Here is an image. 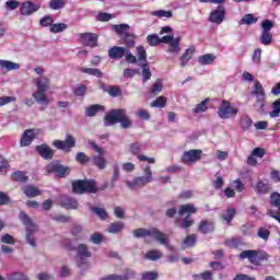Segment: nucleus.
<instances>
[{
    "instance_id": "obj_1",
    "label": "nucleus",
    "mask_w": 280,
    "mask_h": 280,
    "mask_svg": "<svg viewBox=\"0 0 280 280\" xmlns=\"http://www.w3.org/2000/svg\"><path fill=\"white\" fill-rule=\"evenodd\" d=\"M33 84L36 88V91L33 93L35 102L43 106H48L49 97H47V92L51 88L49 78L45 75L37 77L33 79Z\"/></svg>"
},
{
    "instance_id": "obj_2",
    "label": "nucleus",
    "mask_w": 280,
    "mask_h": 280,
    "mask_svg": "<svg viewBox=\"0 0 280 280\" xmlns=\"http://www.w3.org/2000/svg\"><path fill=\"white\" fill-rule=\"evenodd\" d=\"M132 233L136 237H152L155 240V242H159V244H162V246H165L168 250H174V247L170 245V236L156 228H151L149 230L136 229Z\"/></svg>"
},
{
    "instance_id": "obj_3",
    "label": "nucleus",
    "mask_w": 280,
    "mask_h": 280,
    "mask_svg": "<svg viewBox=\"0 0 280 280\" xmlns=\"http://www.w3.org/2000/svg\"><path fill=\"white\" fill-rule=\"evenodd\" d=\"M121 128H130L132 126V120L128 118L125 109H113L105 116V126H115V124H119Z\"/></svg>"
},
{
    "instance_id": "obj_4",
    "label": "nucleus",
    "mask_w": 280,
    "mask_h": 280,
    "mask_svg": "<svg viewBox=\"0 0 280 280\" xmlns=\"http://www.w3.org/2000/svg\"><path fill=\"white\" fill-rule=\"evenodd\" d=\"M143 176H138L133 180H127L126 186L128 189H141V187H145V185H150L152 180H154V177L152 176V168L150 166H144L143 168Z\"/></svg>"
},
{
    "instance_id": "obj_5",
    "label": "nucleus",
    "mask_w": 280,
    "mask_h": 280,
    "mask_svg": "<svg viewBox=\"0 0 280 280\" xmlns=\"http://www.w3.org/2000/svg\"><path fill=\"white\" fill-rule=\"evenodd\" d=\"M20 220L26 226V243L33 248L36 246V238L34 237L36 231H38V226L32 222V219L27 217L24 212L20 213Z\"/></svg>"
},
{
    "instance_id": "obj_6",
    "label": "nucleus",
    "mask_w": 280,
    "mask_h": 280,
    "mask_svg": "<svg viewBox=\"0 0 280 280\" xmlns=\"http://www.w3.org/2000/svg\"><path fill=\"white\" fill-rule=\"evenodd\" d=\"M72 191L74 194H95L97 185L95 180H75L72 183Z\"/></svg>"
},
{
    "instance_id": "obj_7",
    "label": "nucleus",
    "mask_w": 280,
    "mask_h": 280,
    "mask_svg": "<svg viewBox=\"0 0 280 280\" xmlns=\"http://www.w3.org/2000/svg\"><path fill=\"white\" fill-rule=\"evenodd\" d=\"M240 259H248L254 266H260L261 261H268V254L248 249L240 254Z\"/></svg>"
},
{
    "instance_id": "obj_8",
    "label": "nucleus",
    "mask_w": 280,
    "mask_h": 280,
    "mask_svg": "<svg viewBox=\"0 0 280 280\" xmlns=\"http://www.w3.org/2000/svg\"><path fill=\"white\" fill-rule=\"evenodd\" d=\"M90 145L91 148H93L94 152L97 153V155H94L92 158L93 165H96L98 170H105L107 162H106V158H104V154H106V151L104 150V148H101L93 141H90Z\"/></svg>"
},
{
    "instance_id": "obj_9",
    "label": "nucleus",
    "mask_w": 280,
    "mask_h": 280,
    "mask_svg": "<svg viewBox=\"0 0 280 280\" xmlns=\"http://www.w3.org/2000/svg\"><path fill=\"white\" fill-rule=\"evenodd\" d=\"M52 145L57 150H62L63 152H71L72 148H75V138L71 135L66 136V140H55Z\"/></svg>"
},
{
    "instance_id": "obj_10",
    "label": "nucleus",
    "mask_w": 280,
    "mask_h": 280,
    "mask_svg": "<svg viewBox=\"0 0 280 280\" xmlns=\"http://www.w3.org/2000/svg\"><path fill=\"white\" fill-rule=\"evenodd\" d=\"M218 115L221 119H230L233 115H237V108L231 106L228 101H223L219 107Z\"/></svg>"
},
{
    "instance_id": "obj_11",
    "label": "nucleus",
    "mask_w": 280,
    "mask_h": 280,
    "mask_svg": "<svg viewBox=\"0 0 280 280\" xmlns=\"http://www.w3.org/2000/svg\"><path fill=\"white\" fill-rule=\"evenodd\" d=\"M38 10H40V5L32 1H25L20 4V14H22V16H32V14L38 12Z\"/></svg>"
},
{
    "instance_id": "obj_12",
    "label": "nucleus",
    "mask_w": 280,
    "mask_h": 280,
    "mask_svg": "<svg viewBox=\"0 0 280 280\" xmlns=\"http://www.w3.org/2000/svg\"><path fill=\"white\" fill-rule=\"evenodd\" d=\"M225 16H226V9H224L223 5H219L217 10H213L210 13L209 21L210 23H215L217 25H221Z\"/></svg>"
},
{
    "instance_id": "obj_13",
    "label": "nucleus",
    "mask_w": 280,
    "mask_h": 280,
    "mask_svg": "<svg viewBox=\"0 0 280 280\" xmlns=\"http://www.w3.org/2000/svg\"><path fill=\"white\" fill-rule=\"evenodd\" d=\"M78 266L82 267L83 264H86V259L91 257V250L85 244H80L77 248Z\"/></svg>"
},
{
    "instance_id": "obj_14",
    "label": "nucleus",
    "mask_w": 280,
    "mask_h": 280,
    "mask_svg": "<svg viewBox=\"0 0 280 280\" xmlns=\"http://www.w3.org/2000/svg\"><path fill=\"white\" fill-rule=\"evenodd\" d=\"M79 40L86 47H97V36L94 33H81Z\"/></svg>"
},
{
    "instance_id": "obj_15",
    "label": "nucleus",
    "mask_w": 280,
    "mask_h": 280,
    "mask_svg": "<svg viewBox=\"0 0 280 280\" xmlns=\"http://www.w3.org/2000/svg\"><path fill=\"white\" fill-rule=\"evenodd\" d=\"M37 135H38V130H36V129L25 130L21 137V141H20L21 147L27 148V145H31L32 141H34V139L36 138Z\"/></svg>"
},
{
    "instance_id": "obj_16",
    "label": "nucleus",
    "mask_w": 280,
    "mask_h": 280,
    "mask_svg": "<svg viewBox=\"0 0 280 280\" xmlns=\"http://www.w3.org/2000/svg\"><path fill=\"white\" fill-rule=\"evenodd\" d=\"M202 155L201 150H189L184 153L182 161L189 165V163H196V161H200V156Z\"/></svg>"
},
{
    "instance_id": "obj_17",
    "label": "nucleus",
    "mask_w": 280,
    "mask_h": 280,
    "mask_svg": "<svg viewBox=\"0 0 280 280\" xmlns=\"http://www.w3.org/2000/svg\"><path fill=\"white\" fill-rule=\"evenodd\" d=\"M167 54L171 55L172 60L178 58L180 54V37H175V39L168 44Z\"/></svg>"
},
{
    "instance_id": "obj_18",
    "label": "nucleus",
    "mask_w": 280,
    "mask_h": 280,
    "mask_svg": "<svg viewBox=\"0 0 280 280\" xmlns=\"http://www.w3.org/2000/svg\"><path fill=\"white\" fill-rule=\"evenodd\" d=\"M126 47L114 46L108 49V57L112 60H121L126 56Z\"/></svg>"
},
{
    "instance_id": "obj_19",
    "label": "nucleus",
    "mask_w": 280,
    "mask_h": 280,
    "mask_svg": "<svg viewBox=\"0 0 280 280\" xmlns=\"http://www.w3.org/2000/svg\"><path fill=\"white\" fill-rule=\"evenodd\" d=\"M47 172H54L55 174H58V176L62 178L66 174H69V168L60 165L57 162H52L47 165Z\"/></svg>"
},
{
    "instance_id": "obj_20",
    "label": "nucleus",
    "mask_w": 280,
    "mask_h": 280,
    "mask_svg": "<svg viewBox=\"0 0 280 280\" xmlns=\"http://www.w3.org/2000/svg\"><path fill=\"white\" fill-rule=\"evenodd\" d=\"M197 212H198V208H196L194 203H188L179 207L178 215H180L182 218L185 215L186 218H191V214Z\"/></svg>"
},
{
    "instance_id": "obj_21",
    "label": "nucleus",
    "mask_w": 280,
    "mask_h": 280,
    "mask_svg": "<svg viewBox=\"0 0 280 280\" xmlns=\"http://www.w3.org/2000/svg\"><path fill=\"white\" fill-rule=\"evenodd\" d=\"M253 95H255L257 102L266 101V91L259 81H255Z\"/></svg>"
},
{
    "instance_id": "obj_22",
    "label": "nucleus",
    "mask_w": 280,
    "mask_h": 280,
    "mask_svg": "<svg viewBox=\"0 0 280 280\" xmlns=\"http://www.w3.org/2000/svg\"><path fill=\"white\" fill-rule=\"evenodd\" d=\"M35 150L46 160L54 159V150H51L47 144L37 145Z\"/></svg>"
},
{
    "instance_id": "obj_23",
    "label": "nucleus",
    "mask_w": 280,
    "mask_h": 280,
    "mask_svg": "<svg viewBox=\"0 0 280 280\" xmlns=\"http://www.w3.org/2000/svg\"><path fill=\"white\" fill-rule=\"evenodd\" d=\"M132 277H135V271L128 270L125 276L108 275L101 278V280H129L132 279Z\"/></svg>"
},
{
    "instance_id": "obj_24",
    "label": "nucleus",
    "mask_w": 280,
    "mask_h": 280,
    "mask_svg": "<svg viewBox=\"0 0 280 280\" xmlns=\"http://www.w3.org/2000/svg\"><path fill=\"white\" fill-rule=\"evenodd\" d=\"M60 205L63 209H78V201L73 198L61 197Z\"/></svg>"
},
{
    "instance_id": "obj_25",
    "label": "nucleus",
    "mask_w": 280,
    "mask_h": 280,
    "mask_svg": "<svg viewBox=\"0 0 280 280\" xmlns=\"http://www.w3.org/2000/svg\"><path fill=\"white\" fill-rule=\"evenodd\" d=\"M195 51H196V48L194 47H189L188 49L185 50V52L179 58L180 67H187V62H189V59L191 58V56H194Z\"/></svg>"
},
{
    "instance_id": "obj_26",
    "label": "nucleus",
    "mask_w": 280,
    "mask_h": 280,
    "mask_svg": "<svg viewBox=\"0 0 280 280\" xmlns=\"http://www.w3.org/2000/svg\"><path fill=\"white\" fill-rule=\"evenodd\" d=\"M98 113H104V106L102 105H91L85 109L86 117H95Z\"/></svg>"
},
{
    "instance_id": "obj_27",
    "label": "nucleus",
    "mask_w": 280,
    "mask_h": 280,
    "mask_svg": "<svg viewBox=\"0 0 280 280\" xmlns=\"http://www.w3.org/2000/svg\"><path fill=\"white\" fill-rule=\"evenodd\" d=\"M257 194H268L272 187L270 186V183L259 180L255 187Z\"/></svg>"
},
{
    "instance_id": "obj_28",
    "label": "nucleus",
    "mask_w": 280,
    "mask_h": 280,
    "mask_svg": "<svg viewBox=\"0 0 280 280\" xmlns=\"http://www.w3.org/2000/svg\"><path fill=\"white\" fill-rule=\"evenodd\" d=\"M0 67L2 69H7V71H16L20 69V65L13 61H8V60H1L0 59Z\"/></svg>"
},
{
    "instance_id": "obj_29",
    "label": "nucleus",
    "mask_w": 280,
    "mask_h": 280,
    "mask_svg": "<svg viewBox=\"0 0 280 280\" xmlns=\"http://www.w3.org/2000/svg\"><path fill=\"white\" fill-rule=\"evenodd\" d=\"M269 117H271V119H277V117H280V98L276 100L271 104V110L269 112Z\"/></svg>"
},
{
    "instance_id": "obj_30",
    "label": "nucleus",
    "mask_w": 280,
    "mask_h": 280,
    "mask_svg": "<svg viewBox=\"0 0 280 280\" xmlns=\"http://www.w3.org/2000/svg\"><path fill=\"white\" fill-rule=\"evenodd\" d=\"M150 14L151 16H156V19H172V16H174L172 11L165 10L151 11Z\"/></svg>"
},
{
    "instance_id": "obj_31",
    "label": "nucleus",
    "mask_w": 280,
    "mask_h": 280,
    "mask_svg": "<svg viewBox=\"0 0 280 280\" xmlns=\"http://www.w3.org/2000/svg\"><path fill=\"white\" fill-rule=\"evenodd\" d=\"M125 224L121 221L114 222L109 224L107 233H121L124 231Z\"/></svg>"
},
{
    "instance_id": "obj_32",
    "label": "nucleus",
    "mask_w": 280,
    "mask_h": 280,
    "mask_svg": "<svg viewBox=\"0 0 280 280\" xmlns=\"http://www.w3.org/2000/svg\"><path fill=\"white\" fill-rule=\"evenodd\" d=\"M113 27L115 32L118 33L119 36H121V38H124V36L128 35V32H130V25L128 24H118L114 25Z\"/></svg>"
},
{
    "instance_id": "obj_33",
    "label": "nucleus",
    "mask_w": 280,
    "mask_h": 280,
    "mask_svg": "<svg viewBox=\"0 0 280 280\" xmlns=\"http://www.w3.org/2000/svg\"><path fill=\"white\" fill-rule=\"evenodd\" d=\"M213 229H214V226H213L212 221L203 220L199 224L200 233H211V231H213Z\"/></svg>"
},
{
    "instance_id": "obj_34",
    "label": "nucleus",
    "mask_w": 280,
    "mask_h": 280,
    "mask_svg": "<svg viewBox=\"0 0 280 280\" xmlns=\"http://www.w3.org/2000/svg\"><path fill=\"white\" fill-rule=\"evenodd\" d=\"M23 191L27 198H36V196H40V190L34 186H26L23 188Z\"/></svg>"
},
{
    "instance_id": "obj_35",
    "label": "nucleus",
    "mask_w": 280,
    "mask_h": 280,
    "mask_svg": "<svg viewBox=\"0 0 280 280\" xmlns=\"http://www.w3.org/2000/svg\"><path fill=\"white\" fill-rule=\"evenodd\" d=\"M214 60H215V55L213 54H206L199 57V63H201L202 66L213 65Z\"/></svg>"
},
{
    "instance_id": "obj_36",
    "label": "nucleus",
    "mask_w": 280,
    "mask_h": 280,
    "mask_svg": "<svg viewBox=\"0 0 280 280\" xmlns=\"http://www.w3.org/2000/svg\"><path fill=\"white\" fill-rule=\"evenodd\" d=\"M80 71L82 73H86L88 75H94L95 78H102L104 73H102V70L96 68H81Z\"/></svg>"
},
{
    "instance_id": "obj_37",
    "label": "nucleus",
    "mask_w": 280,
    "mask_h": 280,
    "mask_svg": "<svg viewBox=\"0 0 280 280\" xmlns=\"http://www.w3.org/2000/svg\"><path fill=\"white\" fill-rule=\"evenodd\" d=\"M161 257H163V253H161L159 249H152L145 254V259H150L151 261H156L161 259Z\"/></svg>"
},
{
    "instance_id": "obj_38",
    "label": "nucleus",
    "mask_w": 280,
    "mask_h": 280,
    "mask_svg": "<svg viewBox=\"0 0 280 280\" xmlns=\"http://www.w3.org/2000/svg\"><path fill=\"white\" fill-rule=\"evenodd\" d=\"M258 19L255 18L253 14H246L242 18V20L238 22L240 25H253V23H257Z\"/></svg>"
},
{
    "instance_id": "obj_39",
    "label": "nucleus",
    "mask_w": 280,
    "mask_h": 280,
    "mask_svg": "<svg viewBox=\"0 0 280 280\" xmlns=\"http://www.w3.org/2000/svg\"><path fill=\"white\" fill-rule=\"evenodd\" d=\"M67 5V0H50L49 9L50 10H62Z\"/></svg>"
},
{
    "instance_id": "obj_40",
    "label": "nucleus",
    "mask_w": 280,
    "mask_h": 280,
    "mask_svg": "<svg viewBox=\"0 0 280 280\" xmlns=\"http://www.w3.org/2000/svg\"><path fill=\"white\" fill-rule=\"evenodd\" d=\"M68 27L69 26L65 23H57L50 26L49 32H51V34H60V32H65Z\"/></svg>"
},
{
    "instance_id": "obj_41",
    "label": "nucleus",
    "mask_w": 280,
    "mask_h": 280,
    "mask_svg": "<svg viewBox=\"0 0 280 280\" xmlns=\"http://www.w3.org/2000/svg\"><path fill=\"white\" fill-rule=\"evenodd\" d=\"M235 208H229L226 212L222 215L223 220L226 222V224H231L233 222V218H235Z\"/></svg>"
},
{
    "instance_id": "obj_42",
    "label": "nucleus",
    "mask_w": 280,
    "mask_h": 280,
    "mask_svg": "<svg viewBox=\"0 0 280 280\" xmlns=\"http://www.w3.org/2000/svg\"><path fill=\"white\" fill-rule=\"evenodd\" d=\"M137 57L138 60L144 62H148V52L145 51V48L143 46H138L137 47Z\"/></svg>"
},
{
    "instance_id": "obj_43",
    "label": "nucleus",
    "mask_w": 280,
    "mask_h": 280,
    "mask_svg": "<svg viewBox=\"0 0 280 280\" xmlns=\"http://www.w3.org/2000/svg\"><path fill=\"white\" fill-rule=\"evenodd\" d=\"M147 43L151 47H156V46L161 45V38L159 37V35L152 34V35L147 36Z\"/></svg>"
},
{
    "instance_id": "obj_44",
    "label": "nucleus",
    "mask_w": 280,
    "mask_h": 280,
    "mask_svg": "<svg viewBox=\"0 0 280 280\" xmlns=\"http://www.w3.org/2000/svg\"><path fill=\"white\" fill-rule=\"evenodd\" d=\"M207 104H209V98H206L203 102L199 103L195 108L194 113L196 115H200V113H206L207 110Z\"/></svg>"
},
{
    "instance_id": "obj_45",
    "label": "nucleus",
    "mask_w": 280,
    "mask_h": 280,
    "mask_svg": "<svg viewBox=\"0 0 280 280\" xmlns=\"http://www.w3.org/2000/svg\"><path fill=\"white\" fill-rule=\"evenodd\" d=\"M121 40H124L125 45L128 48L135 47V35L128 33L127 35L121 37Z\"/></svg>"
},
{
    "instance_id": "obj_46",
    "label": "nucleus",
    "mask_w": 280,
    "mask_h": 280,
    "mask_svg": "<svg viewBox=\"0 0 280 280\" xmlns=\"http://www.w3.org/2000/svg\"><path fill=\"white\" fill-rule=\"evenodd\" d=\"M253 126V119L249 116H243L241 118V128L243 130H248Z\"/></svg>"
},
{
    "instance_id": "obj_47",
    "label": "nucleus",
    "mask_w": 280,
    "mask_h": 280,
    "mask_svg": "<svg viewBox=\"0 0 280 280\" xmlns=\"http://www.w3.org/2000/svg\"><path fill=\"white\" fill-rule=\"evenodd\" d=\"M75 161L81 163V165H84L91 161V158H89L84 152H79L75 155Z\"/></svg>"
},
{
    "instance_id": "obj_48",
    "label": "nucleus",
    "mask_w": 280,
    "mask_h": 280,
    "mask_svg": "<svg viewBox=\"0 0 280 280\" xmlns=\"http://www.w3.org/2000/svg\"><path fill=\"white\" fill-rule=\"evenodd\" d=\"M176 224L180 229H189V226L194 224V219H191V217H186L183 219L180 224L178 223V221H176Z\"/></svg>"
},
{
    "instance_id": "obj_49",
    "label": "nucleus",
    "mask_w": 280,
    "mask_h": 280,
    "mask_svg": "<svg viewBox=\"0 0 280 280\" xmlns=\"http://www.w3.org/2000/svg\"><path fill=\"white\" fill-rule=\"evenodd\" d=\"M142 79L144 82H148L152 78V72H150V67L148 63H143L142 66Z\"/></svg>"
},
{
    "instance_id": "obj_50",
    "label": "nucleus",
    "mask_w": 280,
    "mask_h": 280,
    "mask_svg": "<svg viewBox=\"0 0 280 280\" xmlns=\"http://www.w3.org/2000/svg\"><path fill=\"white\" fill-rule=\"evenodd\" d=\"M184 248H189L191 246L196 245V235L191 234L186 236V238L183 242Z\"/></svg>"
},
{
    "instance_id": "obj_51",
    "label": "nucleus",
    "mask_w": 280,
    "mask_h": 280,
    "mask_svg": "<svg viewBox=\"0 0 280 280\" xmlns=\"http://www.w3.org/2000/svg\"><path fill=\"white\" fill-rule=\"evenodd\" d=\"M260 43L262 45H270L272 43V33H264V32H261Z\"/></svg>"
},
{
    "instance_id": "obj_52",
    "label": "nucleus",
    "mask_w": 280,
    "mask_h": 280,
    "mask_svg": "<svg viewBox=\"0 0 280 280\" xmlns=\"http://www.w3.org/2000/svg\"><path fill=\"white\" fill-rule=\"evenodd\" d=\"M141 148H143V145L139 142L131 143L129 145V152L130 154H133L135 156H137V154L141 152Z\"/></svg>"
},
{
    "instance_id": "obj_53",
    "label": "nucleus",
    "mask_w": 280,
    "mask_h": 280,
    "mask_svg": "<svg viewBox=\"0 0 280 280\" xmlns=\"http://www.w3.org/2000/svg\"><path fill=\"white\" fill-rule=\"evenodd\" d=\"M167 100L164 96L158 97L153 103H151L152 108H163Z\"/></svg>"
},
{
    "instance_id": "obj_54",
    "label": "nucleus",
    "mask_w": 280,
    "mask_h": 280,
    "mask_svg": "<svg viewBox=\"0 0 280 280\" xmlns=\"http://www.w3.org/2000/svg\"><path fill=\"white\" fill-rule=\"evenodd\" d=\"M39 25H42V27H49L54 25V18H51L50 15H46L44 18L40 19L39 21Z\"/></svg>"
},
{
    "instance_id": "obj_55",
    "label": "nucleus",
    "mask_w": 280,
    "mask_h": 280,
    "mask_svg": "<svg viewBox=\"0 0 280 280\" xmlns=\"http://www.w3.org/2000/svg\"><path fill=\"white\" fill-rule=\"evenodd\" d=\"M21 4L16 0H9L4 3V8L9 10V12H12V10H16Z\"/></svg>"
},
{
    "instance_id": "obj_56",
    "label": "nucleus",
    "mask_w": 280,
    "mask_h": 280,
    "mask_svg": "<svg viewBox=\"0 0 280 280\" xmlns=\"http://www.w3.org/2000/svg\"><path fill=\"white\" fill-rule=\"evenodd\" d=\"M159 279V273L156 271H147L142 273V280H156Z\"/></svg>"
},
{
    "instance_id": "obj_57",
    "label": "nucleus",
    "mask_w": 280,
    "mask_h": 280,
    "mask_svg": "<svg viewBox=\"0 0 280 280\" xmlns=\"http://www.w3.org/2000/svg\"><path fill=\"white\" fill-rule=\"evenodd\" d=\"M261 27H262L264 33H270V30H272V27H275V23H272V21H270V20H265L261 23Z\"/></svg>"
},
{
    "instance_id": "obj_58",
    "label": "nucleus",
    "mask_w": 280,
    "mask_h": 280,
    "mask_svg": "<svg viewBox=\"0 0 280 280\" xmlns=\"http://www.w3.org/2000/svg\"><path fill=\"white\" fill-rule=\"evenodd\" d=\"M92 211H94L95 214L101 218V220H106V218H108V213H106L104 208H93Z\"/></svg>"
},
{
    "instance_id": "obj_59",
    "label": "nucleus",
    "mask_w": 280,
    "mask_h": 280,
    "mask_svg": "<svg viewBox=\"0 0 280 280\" xmlns=\"http://www.w3.org/2000/svg\"><path fill=\"white\" fill-rule=\"evenodd\" d=\"M8 280H30V279H27V276H25L24 273L14 272L8 277Z\"/></svg>"
},
{
    "instance_id": "obj_60",
    "label": "nucleus",
    "mask_w": 280,
    "mask_h": 280,
    "mask_svg": "<svg viewBox=\"0 0 280 280\" xmlns=\"http://www.w3.org/2000/svg\"><path fill=\"white\" fill-rule=\"evenodd\" d=\"M13 180H19L20 183H25L27 180V176H25V173L23 172H15L12 175Z\"/></svg>"
},
{
    "instance_id": "obj_61",
    "label": "nucleus",
    "mask_w": 280,
    "mask_h": 280,
    "mask_svg": "<svg viewBox=\"0 0 280 280\" xmlns=\"http://www.w3.org/2000/svg\"><path fill=\"white\" fill-rule=\"evenodd\" d=\"M125 58H126L127 62H130L131 65L137 63V57L135 55H132V52L128 48L126 49Z\"/></svg>"
},
{
    "instance_id": "obj_62",
    "label": "nucleus",
    "mask_w": 280,
    "mask_h": 280,
    "mask_svg": "<svg viewBox=\"0 0 280 280\" xmlns=\"http://www.w3.org/2000/svg\"><path fill=\"white\" fill-rule=\"evenodd\" d=\"M103 240H104V235L100 233H94L90 237V241L93 242V244H102Z\"/></svg>"
},
{
    "instance_id": "obj_63",
    "label": "nucleus",
    "mask_w": 280,
    "mask_h": 280,
    "mask_svg": "<svg viewBox=\"0 0 280 280\" xmlns=\"http://www.w3.org/2000/svg\"><path fill=\"white\" fill-rule=\"evenodd\" d=\"M136 115L140 119H150V112H148L147 109H139L138 112H136Z\"/></svg>"
},
{
    "instance_id": "obj_64",
    "label": "nucleus",
    "mask_w": 280,
    "mask_h": 280,
    "mask_svg": "<svg viewBox=\"0 0 280 280\" xmlns=\"http://www.w3.org/2000/svg\"><path fill=\"white\" fill-rule=\"evenodd\" d=\"M271 205L272 207H279L280 206V194L272 192L271 194Z\"/></svg>"
}]
</instances>
